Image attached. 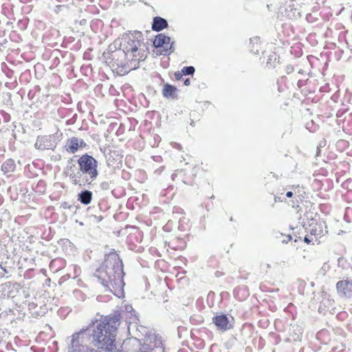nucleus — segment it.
I'll list each match as a JSON object with an SVG mask.
<instances>
[{"instance_id": "nucleus-8", "label": "nucleus", "mask_w": 352, "mask_h": 352, "mask_svg": "<svg viewBox=\"0 0 352 352\" xmlns=\"http://www.w3.org/2000/svg\"><path fill=\"white\" fill-rule=\"evenodd\" d=\"M213 322L219 329L221 330H226L231 327L228 317L223 314H221L213 318Z\"/></svg>"}, {"instance_id": "nucleus-11", "label": "nucleus", "mask_w": 352, "mask_h": 352, "mask_svg": "<svg viewBox=\"0 0 352 352\" xmlns=\"http://www.w3.org/2000/svg\"><path fill=\"white\" fill-rule=\"evenodd\" d=\"M15 169V164L13 160H8L5 162L1 166V170L4 173L8 174L12 173Z\"/></svg>"}, {"instance_id": "nucleus-18", "label": "nucleus", "mask_w": 352, "mask_h": 352, "mask_svg": "<svg viewBox=\"0 0 352 352\" xmlns=\"http://www.w3.org/2000/svg\"><path fill=\"white\" fill-rule=\"evenodd\" d=\"M296 195V192H293L292 191H288L287 193H286V196L289 198L292 197L294 195Z\"/></svg>"}, {"instance_id": "nucleus-2", "label": "nucleus", "mask_w": 352, "mask_h": 352, "mask_svg": "<svg viewBox=\"0 0 352 352\" xmlns=\"http://www.w3.org/2000/svg\"><path fill=\"white\" fill-rule=\"evenodd\" d=\"M123 275L122 261L115 252H111L106 256L95 273V276L101 283L118 298L124 296Z\"/></svg>"}, {"instance_id": "nucleus-20", "label": "nucleus", "mask_w": 352, "mask_h": 352, "mask_svg": "<svg viewBox=\"0 0 352 352\" xmlns=\"http://www.w3.org/2000/svg\"><path fill=\"white\" fill-rule=\"evenodd\" d=\"M305 241L307 243H310L311 241L309 239H308L307 237H305Z\"/></svg>"}, {"instance_id": "nucleus-5", "label": "nucleus", "mask_w": 352, "mask_h": 352, "mask_svg": "<svg viewBox=\"0 0 352 352\" xmlns=\"http://www.w3.org/2000/svg\"><path fill=\"white\" fill-rule=\"evenodd\" d=\"M173 44L170 38L164 34H159L153 41V45L155 47H162L165 53L168 54L174 50Z\"/></svg>"}, {"instance_id": "nucleus-21", "label": "nucleus", "mask_w": 352, "mask_h": 352, "mask_svg": "<svg viewBox=\"0 0 352 352\" xmlns=\"http://www.w3.org/2000/svg\"><path fill=\"white\" fill-rule=\"evenodd\" d=\"M159 350L161 351V352H164V349H162V348H159Z\"/></svg>"}, {"instance_id": "nucleus-19", "label": "nucleus", "mask_w": 352, "mask_h": 352, "mask_svg": "<svg viewBox=\"0 0 352 352\" xmlns=\"http://www.w3.org/2000/svg\"><path fill=\"white\" fill-rule=\"evenodd\" d=\"M190 83V80L189 78L186 79L185 81H184V85L188 86L189 85Z\"/></svg>"}, {"instance_id": "nucleus-4", "label": "nucleus", "mask_w": 352, "mask_h": 352, "mask_svg": "<svg viewBox=\"0 0 352 352\" xmlns=\"http://www.w3.org/2000/svg\"><path fill=\"white\" fill-rule=\"evenodd\" d=\"M78 162L82 173L89 175L91 179L97 177V162L94 157L85 155L78 159Z\"/></svg>"}, {"instance_id": "nucleus-7", "label": "nucleus", "mask_w": 352, "mask_h": 352, "mask_svg": "<svg viewBox=\"0 0 352 352\" xmlns=\"http://www.w3.org/2000/svg\"><path fill=\"white\" fill-rule=\"evenodd\" d=\"M336 287L340 296L346 297L352 296V280L348 279L340 280L337 283Z\"/></svg>"}, {"instance_id": "nucleus-9", "label": "nucleus", "mask_w": 352, "mask_h": 352, "mask_svg": "<svg viewBox=\"0 0 352 352\" xmlns=\"http://www.w3.org/2000/svg\"><path fill=\"white\" fill-rule=\"evenodd\" d=\"M168 25L167 21L160 16H156L153 19V23L152 25V28L155 31H161Z\"/></svg>"}, {"instance_id": "nucleus-17", "label": "nucleus", "mask_w": 352, "mask_h": 352, "mask_svg": "<svg viewBox=\"0 0 352 352\" xmlns=\"http://www.w3.org/2000/svg\"><path fill=\"white\" fill-rule=\"evenodd\" d=\"M183 74H184L182 73V72H176L175 74V78L177 79H180L182 77Z\"/></svg>"}, {"instance_id": "nucleus-1", "label": "nucleus", "mask_w": 352, "mask_h": 352, "mask_svg": "<svg viewBox=\"0 0 352 352\" xmlns=\"http://www.w3.org/2000/svg\"><path fill=\"white\" fill-rule=\"evenodd\" d=\"M120 49L113 52L106 62L113 71L118 74L128 73L138 68L139 63L146 58V47L140 32L122 36Z\"/></svg>"}, {"instance_id": "nucleus-12", "label": "nucleus", "mask_w": 352, "mask_h": 352, "mask_svg": "<svg viewBox=\"0 0 352 352\" xmlns=\"http://www.w3.org/2000/svg\"><path fill=\"white\" fill-rule=\"evenodd\" d=\"M82 141L79 140L78 138H72L68 142V149L69 151L74 153L76 152L80 146V144H82Z\"/></svg>"}, {"instance_id": "nucleus-10", "label": "nucleus", "mask_w": 352, "mask_h": 352, "mask_svg": "<svg viewBox=\"0 0 352 352\" xmlns=\"http://www.w3.org/2000/svg\"><path fill=\"white\" fill-rule=\"evenodd\" d=\"M177 89L175 87L166 84L163 89V96L166 98H175Z\"/></svg>"}, {"instance_id": "nucleus-6", "label": "nucleus", "mask_w": 352, "mask_h": 352, "mask_svg": "<svg viewBox=\"0 0 352 352\" xmlns=\"http://www.w3.org/2000/svg\"><path fill=\"white\" fill-rule=\"evenodd\" d=\"M56 142L54 135L38 137L35 143L36 148L41 150L53 149Z\"/></svg>"}, {"instance_id": "nucleus-22", "label": "nucleus", "mask_w": 352, "mask_h": 352, "mask_svg": "<svg viewBox=\"0 0 352 352\" xmlns=\"http://www.w3.org/2000/svg\"><path fill=\"white\" fill-rule=\"evenodd\" d=\"M258 50H257V49H256V51H255V52H254V54H257V53H258Z\"/></svg>"}, {"instance_id": "nucleus-14", "label": "nucleus", "mask_w": 352, "mask_h": 352, "mask_svg": "<svg viewBox=\"0 0 352 352\" xmlns=\"http://www.w3.org/2000/svg\"><path fill=\"white\" fill-rule=\"evenodd\" d=\"M182 72L184 75H192L195 72V68L192 66L184 67Z\"/></svg>"}, {"instance_id": "nucleus-13", "label": "nucleus", "mask_w": 352, "mask_h": 352, "mask_svg": "<svg viewBox=\"0 0 352 352\" xmlns=\"http://www.w3.org/2000/svg\"><path fill=\"white\" fill-rule=\"evenodd\" d=\"M92 194L90 191L85 190L79 194V200L84 204H89L91 201Z\"/></svg>"}, {"instance_id": "nucleus-16", "label": "nucleus", "mask_w": 352, "mask_h": 352, "mask_svg": "<svg viewBox=\"0 0 352 352\" xmlns=\"http://www.w3.org/2000/svg\"><path fill=\"white\" fill-rule=\"evenodd\" d=\"M259 42V38H258L257 37L256 38H251L250 39V43H252V44H258Z\"/></svg>"}, {"instance_id": "nucleus-3", "label": "nucleus", "mask_w": 352, "mask_h": 352, "mask_svg": "<svg viewBox=\"0 0 352 352\" xmlns=\"http://www.w3.org/2000/svg\"><path fill=\"white\" fill-rule=\"evenodd\" d=\"M119 321L120 316L116 315L109 319L104 318L97 322L96 328L94 331V338L98 347L108 351L113 349Z\"/></svg>"}, {"instance_id": "nucleus-15", "label": "nucleus", "mask_w": 352, "mask_h": 352, "mask_svg": "<svg viewBox=\"0 0 352 352\" xmlns=\"http://www.w3.org/2000/svg\"><path fill=\"white\" fill-rule=\"evenodd\" d=\"M322 232H323L322 230H320V233H316V230H314V229H312L311 231V234L315 235L316 237L320 236L321 235H322Z\"/></svg>"}]
</instances>
